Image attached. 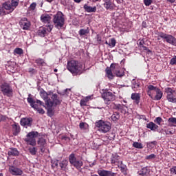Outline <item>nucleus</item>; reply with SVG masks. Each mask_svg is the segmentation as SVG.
Segmentation results:
<instances>
[{
    "label": "nucleus",
    "instance_id": "obj_48",
    "mask_svg": "<svg viewBox=\"0 0 176 176\" xmlns=\"http://www.w3.org/2000/svg\"><path fill=\"white\" fill-rule=\"evenodd\" d=\"M164 132L165 133V134H166L167 135H173V134H174V131H170L168 129H164Z\"/></svg>",
    "mask_w": 176,
    "mask_h": 176
},
{
    "label": "nucleus",
    "instance_id": "obj_58",
    "mask_svg": "<svg viewBox=\"0 0 176 176\" xmlns=\"http://www.w3.org/2000/svg\"><path fill=\"white\" fill-rule=\"evenodd\" d=\"M53 94H53V91H48L47 92V96L48 97V98H50V97H52Z\"/></svg>",
    "mask_w": 176,
    "mask_h": 176
},
{
    "label": "nucleus",
    "instance_id": "obj_28",
    "mask_svg": "<svg viewBox=\"0 0 176 176\" xmlns=\"http://www.w3.org/2000/svg\"><path fill=\"white\" fill-rule=\"evenodd\" d=\"M41 20L42 23H44L45 24H49L50 23V16L49 14H42L41 16Z\"/></svg>",
    "mask_w": 176,
    "mask_h": 176
},
{
    "label": "nucleus",
    "instance_id": "obj_26",
    "mask_svg": "<svg viewBox=\"0 0 176 176\" xmlns=\"http://www.w3.org/2000/svg\"><path fill=\"white\" fill-rule=\"evenodd\" d=\"M98 173L100 176H115V173L105 170H98Z\"/></svg>",
    "mask_w": 176,
    "mask_h": 176
},
{
    "label": "nucleus",
    "instance_id": "obj_55",
    "mask_svg": "<svg viewBox=\"0 0 176 176\" xmlns=\"http://www.w3.org/2000/svg\"><path fill=\"white\" fill-rule=\"evenodd\" d=\"M35 104H38V105H41V107H45V103L40 100H36V101H35Z\"/></svg>",
    "mask_w": 176,
    "mask_h": 176
},
{
    "label": "nucleus",
    "instance_id": "obj_21",
    "mask_svg": "<svg viewBox=\"0 0 176 176\" xmlns=\"http://www.w3.org/2000/svg\"><path fill=\"white\" fill-rule=\"evenodd\" d=\"M12 134L13 135H19V133H20L21 129L20 125L17 123H14L12 125Z\"/></svg>",
    "mask_w": 176,
    "mask_h": 176
},
{
    "label": "nucleus",
    "instance_id": "obj_63",
    "mask_svg": "<svg viewBox=\"0 0 176 176\" xmlns=\"http://www.w3.org/2000/svg\"><path fill=\"white\" fill-rule=\"evenodd\" d=\"M29 72L34 74V72H35V69L34 68H30L29 69Z\"/></svg>",
    "mask_w": 176,
    "mask_h": 176
},
{
    "label": "nucleus",
    "instance_id": "obj_15",
    "mask_svg": "<svg viewBox=\"0 0 176 176\" xmlns=\"http://www.w3.org/2000/svg\"><path fill=\"white\" fill-rule=\"evenodd\" d=\"M9 172L12 175H23V170L14 167V166H10Z\"/></svg>",
    "mask_w": 176,
    "mask_h": 176
},
{
    "label": "nucleus",
    "instance_id": "obj_12",
    "mask_svg": "<svg viewBox=\"0 0 176 176\" xmlns=\"http://www.w3.org/2000/svg\"><path fill=\"white\" fill-rule=\"evenodd\" d=\"M22 30H28L31 27V23L27 19V18H22L19 21Z\"/></svg>",
    "mask_w": 176,
    "mask_h": 176
},
{
    "label": "nucleus",
    "instance_id": "obj_5",
    "mask_svg": "<svg viewBox=\"0 0 176 176\" xmlns=\"http://www.w3.org/2000/svg\"><path fill=\"white\" fill-rule=\"evenodd\" d=\"M39 133L37 131L29 132L26 135L25 141L28 145H31L32 146H35L36 145V138Z\"/></svg>",
    "mask_w": 176,
    "mask_h": 176
},
{
    "label": "nucleus",
    "instance_id": "obj_60",
    "mask_svg": "<svg viewBox=\"0 0 176 176\" xmlns=\"http://www.w3.org/2000/svg\"><path fill=\"white\" fill-rule=\"evenodd\" d=\"M92 98H93V96H88L85 97V98L84 100L85 101H87V102L88 101H90V100H91Z\"/></svg>",
    "mask_w": 176,
    "mask_h": 176
},
{
    "label": "nucleus",
    "instance_id": "obj_2",
    "mask_svg": "<svg viewBox=\"0 0 176 176\" xmlns=\"http://www.w3.org/2000/svg\"><path fill=\"white\" fill-rule=\"evenodd\" d=\"M67 68L71 74L74 75H80L82 71V65L78 60H72L67 62Z\"/></svg>",
    "mask_w": 176,
    "mask_h": 176
},
{
    "label": "nucleus",
    "instance_id": "obj_56",
    "mask_svg": "<svg viewBox=\"0 0 176 176\" xmlns=\"http://www.w3.org/2000/svg\"><path fill=\"white\" fill-rule=\"evenodd\" d=\"M8 118L3 115H0V122H5Z\"/></svg>",
    "mask_w": 176,
    "mask_h": 176
},
{
    "label": "nucleus",
    "instance_id": "obj_30",
    "mask_svg": "<svg viewBox=\"0 0 176 176\" xmlns=\"http://www.w3.org/2000/svg\"><path fill=\"white\" fill-rule=\"evenodd\" d=\"M59 166L63 171H67V167L68 166V160H63L59 163Z\"/></svg>",
    "mask_w": 176,
    "mask_h": 176
},
{
    "label": "nucleus",
    "instance_id": "obj_44",
    "mask_svg": "<svg viewBox=\"0 0 176 176\" xmlns=\"http://www.w3.org/2000/svg\"><path fill=\"white\" fill-rule=\"evenodd\" d=\"M36 63L38 65H45V60L43 59H42V58H37L36 60Z\"/></svg>",
    "mask_w": 176,
    "mask_h": 176
},
{
    "label": "nucleus",
    "instance_id": "obj_27",
    "mask_svg": "<svg viewBox=\"0 0 176 176\" xmlns=\"http://www.w3.org/2000/svg\"><path fill=\"white\" fill-rule=\"evenodd\" d=\"M146 128L149 129L152 131H155L159 129V126L155 124L153 122H150L149 123L146 124Z\"/></svg>",
    "mask_w": 176,
    "mask_h": 176
},
{
    "label": "nucleus",
    "instance_id": "obj_45",
    "mask_svg": "<svg viewBox=\"0 0 176 176\" xmlns=\"http://www.w3.org/2000/svg\"><path fill=\"white\" fill-rule=\"evenodd\" d=\"M168 122L169 123H173V124H176V118L175 117H171L168 119Z\"/></svg>",
    "mask_w": 176,
    "mask_h": 176
},
{
    "label": "nucleus",
    "instance_id": "obj_41",
    "mask_svg": "<svg viewBox=\"0 0 176 176\" xmlns=\"http://www.w3.org/2000/svg\"><path fill=\"white\" fill-rule=\"evenodd\" d=\"M36 151H37L36 148L35 147L29 148V152L33 156L36 155Z\"/></svg>",
    "mask_w": 176,
    "mask_h": 176
},
{
    "label": "nucleus",
    "instance_id": "obj_8",
    "mask_svg": "<svg viewBox=\"0 0 176 176\" xmlns=\"http://www.w3.org/2000/svg\"><path fill=\"white\" fill-rule=\"evenodd\" d=\"M157 35L162 39H164L167 43H170V45L176 46V38L174 36L163 32H158Z\"/></svg>",
    "mask_w": 176,
    "mask_h": 176
},
{
    "label": "nucleus",
    "instance_id": "obj_38",
    "mask_svg": "<svg viewBox=\"0 0 176 176\" xmlns=\"http://www.w3.org/2000/svg\"><path fill=\"white\" fill-rule=\"evenodd\" d=\"M109 46V47H115V46H116V39H115V38L110 39Z\"/></svg>",
    "mask_w": 176,
    "mask_h": 176
},
{
    "label": "nucleus",
    "instance_id": "obj_33",
    "mask_svg": "<svg viewBox=\"0 0 176 176\" xmlns=\"http://www.w3.org/2000/svg\"><path fill=\"white\" fill-rule=\"evenodd\" d=\"M38 145H39L40 148H46V140L43 138H39Z\"/></svg>",
    "mask_w": 176,
    "mask_h": 176
},
{
    "label": "nucleus",
    "instance_id": "obj_1",
    "mask_svg": "<svg viewBox=\"0 0 176 176\" xmlns=\"http://www.w3.org/2000/svg\"><path fill=\"white\" fill-rule=\"evenodd\" d=\"M40 96L45 102L48 116H50V117L53 116V115H54V109L53 108V102H52V100L50 98H48L47 93L45 90L41 89L40 91Z\"/></svg>",
    "mask_w": 176,
    "mask_h": 176
},
{
    "label": "nucleus",
    "instance_id": "obj_7",
    "mask_svg": "<svg viewBox=\"0 0 176 176\" xmlns=\"http://www.w3.org/2000/svg\"><path fill=\"white\" fill-rule=\"evenodd\" d=\"M164 91L166 94V99L168 102L176 104V98L174 96V94L176 93L175 90L173 89L171 87H166L165 88Z\"/></svg>",
    "mask_w": 176,
    "mask_h": 176
},
{
    "label": "nucleus",
    "instance_id": "obj_13",
    "mask_svg": "<svg viewBox=\"0 0 176 176\" xmlns=\"http://www.w3.org/2000/svg\"><path fill=\"white\" fill-rule=\"evenodd\" d=\"M120 157H119V155H118V154L115 153V154H112L111 158V162L112 164H116V166H118V167H120V166H122V161L120 160Z\"/></svg>",
    "mask_w": 176,
    "mask_h": 176
},
{
    "label": "nucleus",
    "instance_id": "obj_42",
    "mask_svg": "<svg viewBox=\"0 0 176 176\" xmlns=\"http://www.w3.org/2000/svg\"><path fill=\"white\" fill-rule=\"evenodd\" d=\"M51 163H52V167H53V168L58 167V160H51Z\"/></svg>",
    "mask_w": 176,
    "mask_h": 176
},
{
    "label": "nucleus",
    "instance_id": "obj_3",
    "mask_svg": "<svg viewBox=\"0 0 176 176\" xmlns=\"http://www.w3.org/2000/svg\"><path fill=\"white\" fill-rule=\"evenodd\" d=\"M95 126L98 129V131L100 133H109L111 131L112 125L111 122L104 121L102 120H98L95 122Z\"/></svg>",
    "mask_w": 176,
    "mask_h": 176
},
{
    "label": "nucleus",
    "instance_id": "obj_62",
    "mask_svg": "<svg viewBox=\"0 0 176 176\" xmlns=\"http://www.w3.org/2000/svg\"><path fill=\"white\" fill-rule=\"evenodd\" d=\"M79 127H80V129H85V124H84V122L80 123Z\"/></svg>",
    "mask_w": 176,
    "mask_h": 176
},
{
    "label": "nucleus",
    "instance_id": "obj_50",
    "mask_svg": "<svg viewBox=\"0 0 176 176\" xmlns=\"http://www.w3.org/2000/svg\"><path fill=\"white\" fill-rule=\"evenodd\" d=\"M170 65H176V56H175L173 58L170 59Z\"/></svg>",
    "mask_w": 176,
    "mask_h": 176
},
{
    "label": "nucleus",
    "instance_id": "obj_25",
    "mask_svg": "<svg viewBox=\"0 0 176 176\" xmlns=\"http://www.w3.org/2000/svg\"><path fill=\"white\" fill-rule=\"evenodd\" d=\"M131 100L135 101L136 104H140L141 100V94L138 93H133L131 96Z\"/></svg>",
    "mask_w": 176,
    "mask_h": 176
},
{
    "label": "nucleus",
    "instance_id": "obj_14",
    "mask_svg": "<svg viewBox=\"0 0 176 176\" xmlns=\"http://www.w3.org/2000/svg\"><path fill=\"white\" fill-rule=\"evenodd\" d=\"M20 123L23 127H31L32 126V118H23L21 119Z\"/></svg>",
    "mask_w": 176,
    "mask_h": 176
},
{
    "label": "nucleus",
    "instance_id": "obj_24",
    "mask_svg": "<svg viewBox=\"0 0 176 176\" xmlns=\"http://www.w3.org/2000/svg\"><path fill=\"white\" fill-rule=\"evenodd\" d=\"M84 9L87 13H94L95 12H97V7L89 6L87 4L84 5Z\"/></svg>",
    "mask_w": 176,
    "mask_h": 176
},
{
    "label": "nucleus",
    "instance_id": "obj_34",
    "mask_svg": "<svg viewBox=\"0 0 176 176\" xmlns=\"http://www.w3.org/2000/svg\"><path fill=\"white\" fill-rule=\"evenodd\" d=\"M111 118L113 122H118V120L120 119V114L119 113V112H114Z\"/></svg>",
    "mask_w": 176,
    "mask_h": 176
},
{
    "label": "nucleus",
    "instance_id": "obj_4",
    "mask_svg": "<svg viewBox=\"0 0 176 176\" xmlns=\"http://www.w3.org/2000/svg\"><path fill=\"white\" fill-rule=\"evenodd\" d=\"M53 23L56 28L61 30V28L64 27V23H65L64 14L61 12H58L55 15H54Z\"/></svg>",
    "mask_w": 176,
    "mask_h": 176
},
{
    "label": "nucleus",
    "instance_id": "obj_39",
    "mask_svg": "<svg viewBox=\"0 0 176 176\" xmlns=\"http://www.w3.org/2000/svg\"><path fill=\"white\" fill-rule=\"evenodd\" d=\"M10 4L14 10L16 8H17V6H19V0H12Z\"/></svg>",
    "mask_w": 176,
    "mask_h": 176
},
{
    "label": "nucleus",
    "instance_id": "obj_35",
    "mask_svg": "<svg viewBox=\"0 0 176 176\" xmlns=\"http://www.w3.org/2000/svg\"><path fill=\"white\" fill-rule=\"evenodd\" d=\"M38 35L43 38L46 35V28H41L38 30Z\"/></svg>",
    "mask_w": 176,
    "mask_h": 176
},
{
    "label": "nucleus",
    "instance_id": "obj_57",
    "mask_svg": "<svg viewBox=\"0 0 176 176\" xmlns=\"http://www.w3.org/2000/svg\"><path fill=\"white\" fill-rule=\"evenodd\" d=\"M30 8L32 10H35V8H36V3H32Z\"/></svg>",
    "mask_w": 176,
    "mask_h": 176
},
{
    "label": "nucleus",
    "instance_id": "obj_40",
    "mask_svg": "<svg viewBox=\"0 0 176 176\" xmlns=\"http://www.w3.org/2000/svg\"><path fill=\"white\" fill-rule=\"evenodd\" d=\"M162 122H163V119L162 118V117H157L154 120V122L158 124L159 126L162 124Z\"/></svg>",
    "mask_w": 176,
    "mask_h": 176
},
{
    "label": "nucleus",
    "instance_id": "obj_43",
    "mask_svg": "<svg viewBox=\"0 0 176 176\" xmlns=\"http://www.w3.org/2000/svg\"><path fill=\"white\" fill-rule=\"evenodd\" d=\"M157 142L156 141H153L151 142L147 143V148H155V146L156 145Z\"/></svg>",
    "mask_w": 176,
    "mask_h": 176
},
{
    "label": "nucleus",
    "instance_id": "obj_6",
    "mask_svg": "<svg viewBox=\"0 0 176 176\" xmlns=\"http://www.w3.org/2000/svg\"><path fill=\"white\" fill-rule=\"evenodd\" d=\"M69 162L71 164L74 166L77 170H82V166H83V162L78 160L76 157H75V154L72 153L69 156Z\"/></svg>",
    "mask_w": 176,
    "mask_h": 176
},
{
    "label": "nucleus",
    "instance_id": "obj_47",
    "mask_svg": "<svg viewBox=\"0 0 176 176\" xmlns=\"http://www.w3.org/2000/svg\"><path fill=\"white\" fill-rule=\"evenodd\" d=\"M145 6H151L152 5V0H143Z\"/></svg>",
    "mask_w": 176,
    "mask_h": 176
},
{
    "label": "nucleus",
    "instance_id": "obj_18",
    "mask_svg": "<svg viewBox=\"0 0 176 176\" xmlns=\"http://www.w3.org/2000/svg\"><path fill=\"white\" fill-rule=\"evenodd\" d=\"M159 89L157 87H155L152 85H150L147 87V94L151 98H153V91H157Z\"/></svg>",
    "mask_w": 176,
    "mask_h": 176
},
{
    "label": "nucleus",
    "instance_id": "obj_59",
    "mask_svg": "<svg viewBox=\"0 0 176 176\" xmlns=\"http://www.w3.org/2000/svg\"><path fill=\"white\" fill-rule=\"evenodd\" d=\"M141 47L143 49V50H145L146 52H148V53L151 52V50L148 49V47H146L144 45H142Z\"/></svg>",
    "mask_w": 176,
    "mask_h": 176
},
{
    "label": "nucleus",
    "instance_id": "obj_51",
    "mask_svg": "<svg viewBox=\"0 0 176 176\" xmlns=\"http://www.w3.org/2000/svg\"><path fill=\"white\" fill-rule=\"evenodd\" d=\"M3 8V7H0V16H5V14H6V12Z\"/></svg>",
    "mask_w": 176,
    "mask_h": 176
},
{
    "label": "nucleus",
    "instance_id": "obj_31",
    "mask_svg": "<svg viewBox=\"0 0 176 176\" xmlns=\"http://www.w3.org/2000/svg\"><path fill=\"white\" fill-rule=\"evenodd\" d=\"M113 68H109L107 67L106 68L105 71H106V75L107 76V78H109V79H113V74L112 73V71H113Z\"/></svg>",
    "mask_w": 176,
    "mask_h": 176
},
{
    "label": "nucleus",
    "instance_id": "obj_19",
    "mask_svg": "<svg viewBox=\"0 0 176 176\" xmlns=\"http://www.w3.org/2000/svg\"><path fill=\"white\" fill-rule=\"evenodd\" d=\"M51 98L52 100V102H53V107H57V105H60L61 104V100L58 99V96H57L56 94H54L51 96ZM54 109V107H53Z\"/></svg>",
    "mask_w": 176,
    "mask_h": 176
},
{
    "label": "nucleus",
    "instance_id": "obj_23",
    "mask_svg": "<svg viewBox=\"0 0 176 176\" xmlns=\"http://www.w3.org/2000/svg\"><path fill=\"white\" fill-rule=\"evenodd\" d=\"M8 156H19L20 155V153L19 152V150L16 148H10L8 150Z\"/></svg>",
    "mask_w": 176,
    "mask_h": 176
},
{
    "label": "nucleus",
    "instance_id": "obj_49",
    "mask_svg": "<svg viewBox=\"0 0 176 176\" xmlns=\"http://www.w3.org/2000/svg\"><path fill=\"white\" fill-rule=\"evenodd\" d=\"M155 157H156V155L155 154H151L146 157V160H152V159H155Z\"/></svg>",
    "mask_w": 176,
    "mask_h": 176
},
{
    "label": "nucleus",
    "instance_id": "obj_17",
    "mask_svg": "<svg viewBox=\"0 0 176 176\" xmlns=\"http://www.w3.org/2000/svg\"><path fill=\"white\" fill-rule=\"evenodd\" d=\"M131 88L133 91H138V90H140L141 82H140L138 80H135V79H133L131 81Z\"/></svg>",
    "mask_w": 176,
    "mask_h": 176
},
{
    "label": "nucleus",
    "instance_id": "obj_37",
    "mask_svg": "<svg viewBox=\"0 0 176 176\" xmlns=\"http://www.w3.org/2000/svg\"><path fill=\"white\" fill-rule=\"evenodd\" d=\"M133 147L137 148V149H142V148H144V146H142V144L138 142H134L133 144Z\"/></svg>",
    "mask_w": 176,
    "mask_h": 176
},
{
    "label": "nucleus",
    "instance_id": "obj_16",
    "mask_svg": "<svg viewBox=\"0 0 176 176\" xmlns=\"http://www.w3.org/2000/svg\"><path fill=\"white\" fill-rule=\"evenodd\" d=\"M111 68L113 69V72L116 75V76L121 77L124 75V73L122 70H119L118 69V65L112 63L111 65Z\"/></svg>",
    "mask_w": 176,
    "mask_h": 176
},
{
    "label": "nucleus",
    "instance_id": "obj_29",
    "mask_svg": "<svg viewBox=\"0 0 176 176\" xmlns=\"http://www.w3.org/2000/svg\"><path fill=\"white\" fill-rule=\"evenodd\" d=\"M3 8L6 9V10H9L10 13H12L14 8H12V4L10 2H6L3 4Z\"/></svg>",
    "mask_w": 176,
    "mask_h": 176
},
{
    "label": "nucleus",
    "instance_id": "obj_22",
    "mask_svg": "<svg viewBox=\"0 0 176 176\" xmlns=\"http://www.w3.org/2000/svg\"><path fill=\"white\" fill-rule=\"evenodd\" d=\"M127 108V106L125 104H113V109H116V111H120L123 112V111H126V109Z\"/></svg>",
    "mask_w": 176,
    "mask_h": 176
},
{
    "label": "nucleus",
    "instance_id": "obj_61",
    "mask_svg": "<svg viewBox=\"0 0 176 176\" xmlns=\"http://www.w3.org/2000/svg\"><path fill=\"white\" fill-rule=\"evenodd\" d=\"M98 42H101V36L99 34L96 35V38Z\"/></svg>",
    "mask_w": 176,
    "mask_h": 176
},
{
    "label": "nucleus",
    "instance_id": "obj_9",
    "mask_svg": "<svg viewBox=\"0 0 176 176\" xmlns=\"http://www.w3.org/2000/svg\"><path fill=\"white\" fill-rule=\"evenodd\" d=\"M1 91L3 93V96H7V97H12V96H13V89L6 82L1 85Z\"/></svg>",
    "mask_w": 176,
    "mask_h": 176
},
{
    "label": "nucleus",
    "instance_id": "obj_20",
    "mask_svg": "<svg viewBox=\"0 0 176 176\" xmlns=\"http://www.w3.org/2000/svg\"><path fill=\"white\" fill-rule=\"evenodd\" d=\"M103 6L107 10H113V4L111 0H103Z\"/></svg>",
    "mask_w": 176,
    "mask_h": 176
},
{
    "label": "nucleus",
    "instance_id": "obj_10",
    "mask_svg": "<svg viewBox=\"0 0 176 176\" xmlns=\"http://www.w3.org/2000/svg\"><path fill=\"white\" fill-rule=\"evenodd\" d=\"M102 98H103L107 105H109V104H111L112 101H115V100H116V96H115V94L109 91L104 92L102 94Z\"/></svg>",
    "mask_w": 176,
    "mask_h": 176
},
{
    "label": "nucleus",
    "instance_id": "obj_36",
    "mask_svg": "<svg viewBox=\"0 0 176 176\" xmlns=\"http://www.w3.org/2000/svg\"><path fill=\"white\" fill-rule=\"evenodd\" d=\"M89 32H90V30H89V28H87L86 29L80 30L78 34L80 36H83V35H87Z\"/></svg>",
    "mask_w": 176,
    "mask_h": 176
},
{
    "label": "nucleus",
    "instance_id": "obj_52",
    "mask_svg": "<svg viewBox=\"0 0 176 176\" xmlns=\"http://www.w3.org/2000/svg\"><path fill=\"white\" fill-rule=\"evenodd\" d=\"M170 174L175 175H176V166H173L170 169Z\"/></svg>",
    "mask_w": 176,
    "mask_h": 176
},
{
    "label": "nucleus",
    "instance_id": "obj_46",
    "mask_svg": "<svg viewBox=\"0 0 176 176\" xmlns=\"http://www.w3.org/2000/svg\"><path fill=\"white\" fill-rule=\"evenodd\" d=\"M14 53H16V54H23V49H21V48H16L14 50Z\"/></svg>",
    "mask_w": 176,
    "mask_h": 176
},
{
    "label": "nucleus",
    "instance_id": "obj_32",
    "mask_svg": "<svg viewBox=\"0 0 176 176\" xmlns=\"http://www.w3.org/2000/svg\"><path fill=\"white\" fill-rule=\"evenodd\" d=\"M155 93L156 95L155 96V100L156 101L162 100V97H163V92L162 91V90H160V89L158 88V90Z\"/></svg>",
    "mask_w": 176,
    "mask_h": 176
},
{
    "label": "nucleus",
    "instance_id": "obj_11",
    "mask_svg": "<svg viewBox=\"0 0 176 176\" xmlns=\"http://www.w3.org/2000/svg\"><path fill=\"white\" fill-rule=\"evenodd\" d=\"M28 96L29 97L27 98V101L30 104V107H32V108H34L35 111H37L38 113H41V115H43V113H45V110L39 107L37 104H35V100H34V99L31 98V94H30Z\"/></svg>",
    "mask_w": 176,
    "mask_h": 176
},
{
    "label": "nucleus",
    "instance_id": "obj_54",
    "mask_svg": "<svg viewBox=\"0 0 176 176\" xmlns=\"http://www.w3.org/2000/svg\"><path fill=\"white\" fill-rule=\"evenodd\" d=\"M87 103V101H86L85 99L81 100L80 102V104L81 107L82 106L86 107Z\"/></svg>",
    "mask_w": 176,
    "mask_h": 176
},
{
    "label": "nucleus",
    "instance_id": "obj_53",
    "mask_svg": "<svg viewBox=\"0 0 176 176\" xmlns=\"http://www.w3.org/2000/svg\"><path fill=\"white\" fill-rule=\"evenodd\" d=\"M48 25H47V30L49 32L53 30V25L50 24V23H47Z\"/></svg>",
    "mask_w": 176,
    "mask_h": 176
},
{
    "label": "nucleus",
    "instance_id": "obj_64",
    "mask_svg": "<svg viewBox=\"0 0 176 176\" xmlns=\"http://www.w3.org/2000/svg\"><path fill=\"white\" fill-rule=\"evenodd\" d=\"M120 170L123 173V171H124V170H125V168H124V166H120Z\"/></svg>",
    "mask_w": 176,
    "mask_h": 176
}]
</instances>
